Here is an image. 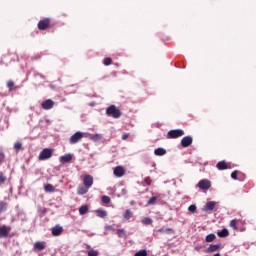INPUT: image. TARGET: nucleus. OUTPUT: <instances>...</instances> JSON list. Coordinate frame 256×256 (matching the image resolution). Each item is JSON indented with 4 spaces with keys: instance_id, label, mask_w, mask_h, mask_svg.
I'll return each mask as SVG.
<instances>
[{
    "instance_id": "1",
    "label": "nucleus",
    "mask_w": 256,
    "mask_h": 256,
    "mask_svg": "<svg viewBox=\"0 0 256 256\" xmlns=\"http://www.w3.org/2000/svg\"><path fill=\"white\" fill-rule=\"evenodd\" d=\"M106 115L113 117V119H119L121 117V110L117 109L116 105H111L106 109Z\"/></svg>"
},
{
    "instance_id": "2",
    "label": "nucleus",
    "mask_w": 256,
    "mask_h": 256,
    "mask_svg": "<svg viewBox=\"0 0 256 256\" xmlns=\"http://www.w3.org/2000/svg\"><path fill=\"white\" fill-rule=\"evenodd\" d=\"M52 157H53V149L44 148L40 152L38 159L39 161H47V159H51Z\"/></svg>"
},
{
    "instance_id": "3",
    "label": "nucleus",
    "mask_w": 256,
    "mask_h": 256,
    "mask_svg": "<svg viewBox=\"0 0 256 256\" xmlns=\"http://www.w3.org/2000/svg\"><path fill=\"white\" fill-rule=\"evenodd\" d=\"M183 135H185V132L181 129L170 130L168 132V139H177L178 137H183Z\"/></svg>"
},
{
    "instance_id": "4",
    "label": "nucleus",
    "mask_w": 256,
    "mask_h": 256,
    "mask_svg": "<svg viewBox=\"0 0 256 256\" xmlns=\"http://www.w3.org/2000/svg\"><path fill=\"white\" fill-rule=\"evenodd\" d=\"M197 187L202 191H209L211 189V182L208 179H202L198 182Z\"/></svg>"
},
{
    "instance_id": "5",
    "label": "nucleus",
    "mask_w": 256,
    "mask_h": 256,
    "mask_svg": "<svg viewBox=\"0 0 256 256\" xmlns=\"http://www.w3.org/2000/svg\"><path fill=\"white\" fill-rule=\"evenodd\" d=\"M9 233H11L10 226H0V239H6V237H9Z\"/></svg>"
},
{
    "instance_id": "6",
    "label": "nucleus",
    "mask_w": 256,
    "mask_h": 256,
    "mask_svg": "<svg viewBox=\"0 0 256 256\" xmlns=\"http://www.w3.org/2000/svg\"><path fill=\"white\" fill-rule=\"evenodd\" d=\"M83 139V133L82 132H76L70 137V143L71 145H75V143H79Z\"/></svg>"
},
{
    "instance_id": "7",
    "label": "nucleus",
    "mask_w": 256,
    "mask_h": 256,
    "mask_svg": "<svg viewBox=\"0 0 256 256\" xmlns=\"http://www.w3.org/2000/svg\"><path fill=\"white\" fill-rule=\"evenodd\" d=\"M83 185L88 187V189H91V187H93V176L85 175L83 178Z\"/></svg>"
},
{
    "instance_id": "8",
    "label": "nucleus",
    "mask_w": 256,
    "mask_h": 256,
    "mask_svg": "<svg viewBox=\"0 0 256 256\" xmlns=\"http://www.w3.org/2000/svg\"><path fill=\"white\" fill-rule=\"evenodd\" d=\"M55 106V102L51 99H48L42 103V109L45 111H49V109H53Z\"/></svg>"
},
{
    "instance_id": "9",
    "label": "nucleus",
    "mask_w": 256,
    "mask_h": 256,
    "mask_svg": "<svg viewBox=\"0 0 256 256\" xmlns=\"http://www.w3.org/2000/svg\"><path fill=\"white\" fill-rule=\"evenodd\" d=\"M115 177H123L125 175V169L122 166H117L113 170Z\"/></svg>"
},
{
    "instance_id": "10",
    "label": "nucleus",
    "mask_w": 256,
    "mask_h": 256,
    "mask_svg": "<svg viewBox=\"0 0 256 256\" xmlns=\"http://www.w3.org/2000/svg\"><path fill=\"white\" fill-rule=\"evenodd\" d=\"M50 20L48 18H45L44 20H40L38 22V29L45 30L47 27H49Z\"/></svg>"
},
{
    "instance_id": "11",
    "label": "nucleus",
    "mask_w": 256,
    "mask_h": 256,
    "mask_svg": "<svg viewBox=\"0 0 256 256\" xmlns=\"http://www.w3.org/2000/svg\"><path fill=\"white\" fill-rule=\"evenodd\" d=\"M193 143V138L191 136H186L182 138L181 145L182 147H189Z\"/></svg>"
},
{
    "instance_id": "12",
    "label": "nucleus",
    "mask_w": 256,
    "mask_h": 256,
    "mask_svg": "<svg viewBox=\"0 0 256 256\" xmlns=\"http://www.w3.org/2000/svg\"><path fill=\"white\" fill-rule=\"evenodd\" d=\"M63 233V227L56 225L52 228V235L54 237H59Z\"/></svg>"
},
{
    "instance_id": "13",
    "label": "nucleus",
    "mask_w": 256,
    "mask_h": 256,
    "mask_svg": "<svg viewBox=\"0 0 256 256\" xmlns=\"http://www.w3.org/2000/svg\"><path fill=\"white\" fill-rule=\"evenodd\" d=\"M215 205H217V202L215 201L207 202L206 205L204 206V211H214Z\"/></svg>"
},
{
    "instance_id": "14",
    "label": "nucleus",
    "mask_w": 256,
    "mask_h": 256,
    "mask_svg": "<svg viewBox=\"0 0 256 256\" xmlns=\"http://www.w3.org/2000/svg\"><path fill=\"white\" fill-rule=\"evenodd\" d=\"M221 247V245L219 244H211L208 248H207V253H215V251H219V248Z\"/></svg>"
},
{
    "instance_id": "15",
    "label": "nucleus",
    "mask_w": 256,
    "mask_h": 256,
    "mask_svg": "<svg viewBox=\"0 0 256 256\" xmlns=\"http://www.w3.org/2000/svg\"><path fill=\"white\" fill-rule=\"evenodd\" d=\"M73 159V156L71 154H65L60 157V163H69Z\"/></svg>"
},
{
    "instance_id": "16",
    "label": "nucleus",
    "mask_w": 256,
    "mask_h": 256,
    "mask_svg": "<svg viewBox=\"0 0 256 256\" xmlns=\"http://www.w3.org/2000/svg\"><path fill=\"white\" fill-rule=\"evenodd\" d=\"M167 153V150L165 148H157L154 150V154L157 155V157H163Z\"/></svg>"
},
{
    "instance_id": "17",
    "label": "nucleus",
    "mask_w": 256,
    "mask_h": 256,
    "mask_svg": "<svg viewBox=\"0 0 256 256\" xmlns=\"http://www.w3.org/2000/svg\"><path fill=\"white\" fill-rule=\"evenodd\" d=\"M88 192H89V187H87V186H79L78 187V190H77L78 195H85Z\"/></svg>"
},
{
    "instance_id": "18",
    "label": "nucleus",
    "mask_w": 256,
    "mask_h": 256,
    "mask_svg": "<svg viewBox=\"0 0 256 256\" xmlns=\"http://www.w3.org/2000/svg\"><path fill=\"white\" fill-rule=\"evenodd\" d=\"M34 249L37 251H43V249H45V242H36L34 244Z\"/></svg>"
},
{
    "instance_id": "19",
    "label": "nucleus",
    "mask_w": 256,
    "mask_h": 256,
    "mask_svg": "<svg viewBox=\"0 0 256 256\" xmlns=\"http://www.w3.org/2000/svg\"><path fill=\"white\" fill-rule=\"evenodd\" d=\"M90 139H92V141H101L103 139V135L102 134H91Z\"/></svg>"
},
{
    "instance_id": "20",
    "label": "nucleus",
    "mask_w": 256,
    "mask_h": 256,
    "mask_svg": "<svg viewBox=\"0 0 256 256\" xmlns=\"http://www.w3.org/2000/svg\"><path fill=\"white\" fill-rule=\"evenodd\" d=\"M44 191L46 193H53L55 191V187L51 184H46L44 187Z\"/></svg>"
},
{
    "instance_id": "21",
    "label": "nucleus",
    "mask_w": 256,
    "mask_h": 256,
    "mask_svg": "<svg viewBox=\"0 0 256 256\" xmlns=\"http://www.w3.org/2000/svg\"><path fill=\"white\" fill-rule=\"evenodd\" d=\"M87 213H89V207H87V205H83L79 208L80 215H85Z\"/></svg>"
},
{
    "instance_id": "22",
    "label": "nucleus",
    "mask_w": 256,
    "mask_h": 256,
    "mask_svg": "<svg viewBox=\"0 0 256 256\" xmlns=\"http://www.w3.org/2000/svg\"><path fill=\"white\" fill-rule=\"evenodd\" d=\"M218 237H229V230L226 228L222 229L217 233Z\"/></svg>"
},
{
    "instance_id": "23",
    "label": "nucleus",
    "mask_w": 256,
    "mask_h": 256,
    "mask_svg": "<svg viewBox=\"0 0 256 256\" xmlns=\"http://www.w3.org/2000/svg\"><path fill=\"white\" fill-rule=\"evenodd\" d=\"M216 167L219 169V171H223V169H227V164L225 161H220L217 163Z\"/></svg>"
},
{
    "instance_id": "24",
    "label": "nucleus",
    "mask_w": 256,
    "mask_h": 256,
    "mask_svg": "<svg viewBox=\"0 0 256 256\" xmlns=\"http://www.w3.org/2000/svg\"><path fill=\"white\" fill-rule=\"evenodd\" d=\"M215 238V234L211 233L206 236L205 241L206 243H213V241H215Z\"/></svg>"
},
{
    "instance_id": "25",
    "label": "nucleus",
    "mask_w": 256,
    "mask_h": 256,
    "mask_svg": "<svg viewBox=\"0 0 256 256\" xmlns=\"http://www.w3.org/2000/svg\"><path fill=\"white\" fill-rule=\"evenodd\" d=\"M7 211V203L0 201V213H5Z\"/></svg>"
},
{
    "instance_id": "26",
    "label": "nucleus",
    "mask_w": 256,
    "mask_h": 256,
    "mask_svg": "<svg viewBox=\"0 0 256 256\" xmlns=\"http://www.w3.org/2000/svg\"><path fill=\"white\" fill-rule=\"evenodd\" d=\"M96 215H97V217H101V218L107 217V211H105V210H96Z\"/></svg>"
},
{
    "instance_id": "27",
    "label": "nucleus",
    "mask_w": 256,
    "mask_h": 256,
    "mask_svg": "<svg viewBox=\"0 0 256 256\" xmlns=\"http://www.w3.org/2000/svg\"><path fill=\"white\" fill-rule=\"evenodd\" d=\"M158 233H167L169 235V234L173 233V229H171V228H160L158 230Z\"/></svg>"
},
{
    "instance_id": "28",
    "label": "nucleus",
    "mask_w": 256,
    "mask_h": 256,
    "mask_svg": "<svg viewBox=\"0 0 256 256\" xmlns=\"http://www.w3.org/2000/svg\"><path fill=\"white\" fill-rule=\"evenodd\" d=\"M133 217V212L131 210H126L124 213V219H131Z\"/></svg>"
},
{
    "instance_id": "29",
    "label": "nucleus",
    "mask_w": 256,
    "mask_h": 256,
    "mask_svg": "<svg viewBox=\"0 0 256 256\" xmlns=\"http://www.w3.org/2000/svg\"><path fill=\"white\" fill-rule=\"evenodd\" d=\"M188 211L190 213H197V206L195 204H192L188 207Z\"/></svg>"
},
{
    "instance_id": "30",
    "label": "nucleus",
    "mask_w": 256,
    "mask_h": 256,
    "mask_svg": "<svg viewBox=\"0 0 256 256\" xmlns=\"http://www.w3.org/2000/svg\"><path fill=\"white\" fill-rule=\"evenodd\" d=\"M155 203H157V197L153 196L148 200L147 205H155Z\"/></svg>"
},
{
    "instance_id": "31",
    "label": "nucleus",
    "mask_w": 256,
    "mask_h": 256,
    "mask_svg": "<svg viewBox=\"0 0 256 256\" xmlns=\"http://www.w3.org/2000/svg\"><path fill=\"white\" fill-rule=\"evenodd\" d=\"M142 223H143L144 225H151V223H153V220H152L151 218H149V217H146V218H144V219L142 220Z\"/></svg>"
},
{
    "instance_id": "32",
    "label": "nucleus",
    "mask_w": 256,
    "mask_h": 256,
    "mask_svg": "<svg viewBox=\"0 0 256 256\" xmlns=\"http://www.w3.org/2000/svg\"><path fill=\"white\" fill-rule=\"evenodd\" d=\"M117 235L118 237H120L121 239H123V237H125V229H118L117 230Z\"/></svg>"
},
{
    "instance_id": "33",
    "label": "nucleus",
    "mask_w": 256,
    "mask_h": 256,
    "mask_svg": "<svg viewBox=\"0 0 256 256\" xmlns=\"http://www.w3.org/2000/svg\"><path fill=\"white\" fill-rule=\"evenodd\" d=\"M6 180L7 177H5V174H3V172H0V185H3Z\"/></svg>"
},
{
    "instance_id": "34",
    "label": "nucleus",
    "mask_w": 256,
    "mask_h": 256,
    "mask_svg": "<svg viewBox=\"0 0 256 256\" xmlns=\"http://www.w3.org/2000/svg\"><path fill=\"white\" fill-rule=\"evenodd\" d=\"M134 256H147V250H139Z\"/></svg>"
},
{
    "instance_id": "35",
    "label": "nucleus",
    "mask_w": 256,
    "mask_h": 256,
    "mask_svg": "<svg viewBox=\"0 0 256 256\" xmlns=\"http://www.w3.org/2000/svg\"><path fill=\"white\" fill-rule=\"evenodd\" d=\"M88 256H99V251L92 249V250L88 251Z\"/></svg>"
},
{
    "instance_id": "36",
    "label": "nucleus",
    "mask_w": 256,
    "mask_h": 256,
    "mask_svg": "<svg viewBox=\"0 0 256 256\" xmlns=\"http://www.w3.org/2000/svg\"><path fill=\"white\" fill-rule=\"evenodd\" d=\"M102 202H104L106 205H109V203H111V198H109V196H103Z\"/></svg>"
},
{
    "instance_id": "37",
    "label": "nucleus",
    "mask_w": 256,
    "mask_h": 256,
    "mask_svg": "<svg viewBox=\"0 0 256 256\" xmlns=\"http://www.w3.org/2000/svg\"><path fill=\"white\" fill-rule=\"evenodd\" d=\"M230 227H232V229H237V220H231Z\"/></svg>"
},
{
    "instance_id": "38",
    "label": "nucleus",
    "mask_w": 256,
    "mask_h": 256,
    "mask_svg": "<svg viewBox=\"0 0 256 256\" xmlns=\"http://www.w3.org/2000/svg\"><path fill=\"white\" fill-rule=\"evenodd\" d=\"M105 230L106 231H115V227L111 226V225H106L105 226Z\"/></svg>"
},
{
    "instance_id": "39",
    "label": "nucleus",
    "mask_w": 256,
    "mask_h": 256,
    "mask_svg": "<svg viewBox=\"0 0 256 256\" xmlns=\"http://www.w3.org/2000/svg\"><path fill=\"white\" fill-rule=\"evenodd\" d=\"M14 149H16V151H19V149H21V143L20 142H16L14 144Z\"/></svg>"
},
{
    "instance_id": "40",
    "label": "nucleus",
    "mask_w": 256,
    "mask_h": 256,
    "mask_svg": "<svg viewBox=\"0 0 256 256\" xmlns=\"http://www.w3.org/2000/svg\"><path fill=\"white\" fill-rule=\"evenodd\" d=\"M111 61H112L111 58H105L103 61V64L107 66L111 63Z\"/></svg>"
},
{
    "instance_id": "41",
    "label": "nucleus",
    "mask_w": 256,
    "mask_h": 256,
    "mask_svg": "<svg viewBox=\"0 0 256 256\" xmlns=\"http://www.w3.org/2000/svg\"><path fill=\"white\" fill-rule=\"evenodd\" d=\"M231 178L236 181V179H237V171H234V172L231 173Z\"/></svg>"
},
{
    "instance_id": "42",
    "label": "nucleus",
    "mask_w": 256,
    "mask_h": 256,
    "mask_svg": "<svg viewBox=\"0 0 256 256\" xmlns=\"http://www.w3.org/2000/svg\"><path fill=\"white\" fill-rule=\"evenodd\" d=\"M13 85H15V83H13V81H8V82H7V87H8L9 89H11V87H13Z\"/></svg>"
},
{
    "instance_id": "43",
    "label": "nucleus",
    "mask_w": 256,
    "mask_h": 256,
    "mask_svg": "<svg viewBox=\"0 0 256 256\" xmlns=\"http://www.w3.org/2000/svg\"><path fill=\"white\" fill-rule=\"evenodd\" d=\"M121 196L127 195V189L122 188L121 192H120Z\"/></svg>"
},
{
    "instance_id": "44",
    "label": "nucleus",
    "mask_w": 256,
    "mask_h": 256,
    "mask_svg": "<svg viewBox=\"0 0 256 256\" xmlns=\"http://www.w3.org/2000/svg\"><path fill=\"white\" fill-rule=\"evenodd\" d=\"M4 160H5V155H3V153H0V165L1 163H3Z\"/></svg>"
},
{
    "instance_id": "45",
    "label": "nucleus",
    "mask_w": 256,
    "mask_h": 256,
    "mask_svg": "<svg viewBox=\"0 0 256 256\" xmlns=\"http://www.w3.org/2000/svg\"><path fill=\"white\" fill-rule=\"evenodd\" d=\"M128 138H129V134L127 133L122 136L123 141H125V139H128Z\"/></svg>"
},
{
    "instance_id": "46",
    "label": "nucleus",
    "mask_w": 256,
    "mask_h": 256,
    "mask_svg": "<svg viewBox=\"0 0 256 256\" xmlns=\"http://www.w3.org/2000/svg\"><path fill=\"white\" fill-rule=\"evenodd\" d=\"M214 256H221V254L217 253V254H215Z\"/></svg>"
},
{
    "instance_id": "47",
    "label": "nucleus",
    "mask_w": 256,
    "mask_h": 256,
    "mask_svg": "<svg viewBox=\"0 0 256 256\" xmlns=\"http://www.w3.org/2000/svg\"><path fill=\"white\" fill-rule=\"evenodd\" d=\"M87 249H91V246H87Z\"/></svg>"
}]
</instances>
